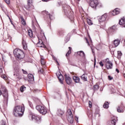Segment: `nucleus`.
<instances>
[{
    "instance_id": "31",
    "label": "nucleus",
    "mask_w": 125,
    "mask_h": 125,
    "mask_svg": "<svg viewBox=\"0 0 125 125\" xmlns=\"http://www.w3.org/2000/svg\"><path fill=\"white\" fill-rule=\"evenodd\" d=\"M3 72V67L2 66L0 65V75L2 74V73Z\"/></svg>"
},
{
    "instance_id": "54",
    "label": "nucleus",
    "mask_w": 125,
    "mask_h": 125,
    "mask_svg": "<svg viewBox=\"0 0 125 125\" xmlns=\"http://www.w3.org/2000/svg\"><path fill=\"white\" fill-rule=\"evenodd\" d=\"M0 95H1V90H0Z\"/></svg>"
},
{
    "instance_id": "48",
    "label": "nucleus",
    "mask_w": 125,
    "mask_h": 125,
    "mask_svg": "<svg viewBox=\"0 0 125 125\" xmlns=\"http://www.w3.org/2000/svg\"><path fill=\"white\" fill-rule=\"evenodd\" d=\"M116 72H117V73H120V71H119V69H116Z\"/></svg>"
},
{
    "instance_id": "60",
    "label": "nucleus",
    "mask_w": 125,
    "mask_h": 125,
    "mask_svg": "<svg viewBox=\"0 0 125 125\" xmlns=\"http://www.w3.org/2000/svg\"><path fill=\"white\" fill-rule=\"evenodd\" d=\"M38 39H39V40H40V38H38Z\"/></svg>"
},
{
    "instance_id": "30",
    "label": "nucleus",
    "mask_w": 125,
    "mask_h": 125,
    "mask_svg": "<svg viewBox=\"0 0 125 125\" xmlns=\"http://www.w3.org/2000/svg\"><path fill=\"white\" fill-rule=\"evenodd\" d=\"M69 50L68 51L67 53L66 54V56H69V55L71 53V49H72V48L70 47H68Z\"/></svg>"
},
{
    "instance_id": "18",
    "label": "nucleus",
    "mask_w": 125,
    "mask_h": 125,
    "mask_svg": "<svg viewBox=\"0 0 125 125\" xmlns=\"http://www.w3.org/2000/svg\"><path fill=\"white\" fill-rule=\"evenodd\" d=\"M3 95L4 97H5V100L7 101V100L8 99H7L8 97V93H7V90H6V89H4V92L3 93Z\"/></svg>"
},
{
    "instance_id": "49",
    "label": "nucleus",
    "mask_w": 125,
    "mask_h": 125,
    "mask_svg": "<svg viewBox=\"0 0 125 125\" xmlns=\"http://www.w3.org/2000/svg\"><path fill=\"white\" fill-rule=\"evenodd\" d=\"M42 0V1H45V2L49 1V0Z\"/></svg>"
},
{
    "instance_id": "59",
    "label": "nucleus",
    "mask_w": 125,
    "mask_h": 125,
    "mask_svg": "<svg viewBox=\"0 0 125 125\" xmlns=\"http://www.w3.org/2000/svg\"><path fill=\"white\" fill-rule=\"evenodd\" d=\"M124 77L125 78V74H124Z\"/></svg>"
},
{
    "instance_id": "8",
    "label": "nucleus",
    "mask_w": 125,
    "mask_h": 125,
    "mask_svg": "<svg viewBox=\"0 0 125 125\" xmlns=\"http://www.w3.org/2000/svg\"><path fill=\"white\" fill-rule=\"evenodd\" d=\"M29 118L31 119L32 121H34V122H38V123H40L42 120V118L36 116V115L33 114H31L29 116Z\"/></svg>"
},
{
    "instance_id": "9",
    "label": "nucleus",
    "mask_w": 125,
    "mask_h": 125,
    "mask_svg": "<svg viewBox=\"0 0 125 125\" xmlns=\"http://www.w3.org/2000/svg\"><path fill=\"white\" fill-rule=\"evenodd\" d=\"M120 13H121V10L119 8H116L109 12L110 15H112V16L118 15V14H120Z\"/></svg>"
},
{
    "instance_id": "35",
    "label": "nucleus",
    "mask_w": 125,
    "mask_h": 125,
    "mask_svg": "<svg viewBox=\"0 0 125 125\" xmlns=\"http://www.w3.org/2000/svg\"><path fill=\"white\" fill-rule=\"evenodd\" d=\"M1 77L2 79H4V80H5V81H6V80H7V78L6 77V76H5L4 75H2L1 76Z\"/></svg>"
},
{
    "instance_id": "14",
    "label": "nucleus",
    "mask_w": 125,
    "mask_h": 125,
    "mask_svg": "<svg viewBox=\"0 0 125 125\" xmlns=\"http://www.w3.org/2000/svg\"><path fill=\"white\" fill-rule=\"evenodd\" d=\"M73 80L76 83H80L81 79L79 78V77L73 76Z\"/></svg>"
},
{
    "instance_id": "47",
    "label": "nucleus",
    "mask_w": 125,
    "mask_h": 125,
    "mask_svg": "<svg viewBox=\"0 0 125 125\" xmlns=\"http://www.w3.org/2000/svg\"><path fill=\"white\" fill-rule=\"evenodd\" d=\"M39 72H40V73H42V72H43V70L42 69H40V70H39Z\"/></svg>"
},
{
    "instance_id": "56",
    "label": "nucleus",
    "mask_w": 125,
    "mask_h": 125,
    "mask_svg": "<svg viewBox=\"0 0 125 125\" xmlns=\"http://www.w3.org/2000/svg\"><path fill=\"white\" fill-rule=\"evenodd\" d=\"M39 47H42V45L39 46Z\"/></svg>"
},
{
    "instance_id": "7",
    "label": "nucleus",
    "mask_w": 125,
    "mask_h": 125,
    "mask_svg": "<svg viewBox=\"0 0 125 125\" xmlns=\"http://www.w3.org/2000/svg\"><path fill=\"white\" fill-rule=\"evenodd\" d=\"M67 120L70 124H73L74 123V119H73V113L71 109H68L67 110Z\"/></svg>"
},
{
    "instance_id": "39",
    "label": "nucleus",
    "mask_w": 125,
    "mask_h": 125,
    "mask_svg": "<svg viewBox=\"0 0 125 125\" xmlns=\"http://www.w3.org/2000/svg\"><path fill=\"white\" fill-rule=\"evenodd\" d=\"M5 2H6V3L7 4H9V3H10V0H5Z\"/></svg>"
},
{
    "instance_id": "50",
    "label": "nucleus",
    "mask_w": 125,
    "mask_h": 125,
    "mask_svg": "<svg viewBox=\"0 0 125 125\" xmlns=\"http://www.w3.org/2000/svg\"><path fill=\"white\" fill-rule=\"evenodd\" d=\"M14 76H16L17 78L18 77V75L17 74H14Z\"/></svg>"
},
{
    "instance_id": "52",
    "label": "nucleus",
    "mask_w": 125,
    "mask_h": 125,
    "mask_svg": "<svg viewBox=\"0 0 125 125\" xmlns=\"http://www.w3.org/2000/svg\"><path fill=\"white\" fill-rule=\"evenodd\" d=\"M97 115L98 116V117H100V114L98 113V114H96V116H97Z\"/></svg>"
},
{
    "instance_id": "20",
    "label": "nucleus",
    "mask_w": 125,
    "mask_h": 125,
    "mask_svg": "<svg viewBox=\"0 0 125 125\" xmlns=\"http://www.w3.org/2000/svg\"><path fill=\"white\" fill-rule=\"evenodd\" d=\"M77 54L78 55H80V56H81L82 57H84L85 56L84 52H83V51L77 52Z\"/></svg>"
},
{
    "instance_id": "3",
    "label": "nucleus",
    "mask_w": 125,
    "mask_h": 125,
    "mask_svg": "<svg viewBox=\"0 0 125 125\" xmlns=\"http://www.w3.org/2000/svg\"><path fill=\"white\" fill-rule=\"evenodd\" d=\"M14 54L17 58L19 59H23V58L24 57V53L20 49H15L14 51Z\"/></svg>"
},
{
    "instance_id": "24",
    "label": "nucleus",
    "mask_w": 125,
    "mask_h": 125,
    "mask_svg": "<svg viewBox=\"0 0 125 125\" xmlns=\"http://www.w3.org/2000/svg\"><path fill=\"white\" fill-rule=\"evenodd\" d=\"M28 36H29L30 38H33V31L32 30H28Z\"/></svg>"
},
{
    "instance_id": "2",
    "label": "nucleus",
    "mask_w": 125,
    "mask_h": 125,
    "mask_svg": "<svg viewBox=\"0 0 125 125\" xmlns=\"http://www.w3.org/2000/svg\"><path fill=\"white\" fill-rule=\"evenodd\" d=\"M25 8L28 11L34 12L35 10V7L33 5V0H27V4L25 6Z\"/></svg>"
},
{
    "instance_id": "17",
    "label": "nucleus",
    "mask_w": 125,
    "mask_h": 125,
    "mask_svg": "<svg viewBox=\"0 0 125 125\" xmlns=\"http://www.w3.org/2000/svg\"><path fill=\"white\" fill-rule=\"evenodd\" d=\"M81 79L83 80V81H84V82L87 81V74H83L81 77Z\"/></svg>"
},
{
    "instance_id": "42",
    "label": "nucleus",
    "mask_w": 125,
    "mask_h": 125,
    "mask_svg": "<svg viewBox=\"0 0 125 125\" xmlns=\"http://www.w3.org/2000/svg\"><path fill=\"white\" fill-rule=\"evenodd\" d=\"M75 120L76 121V122H77V123H79V117H75Z\"/></svg>"
},
{
    "instance_id": "57",
    "label": "nucleus",
    "mask_w": 125,
    "mask_h": 125,
    "mask_svg": "<svg viewBox=\"0 0 125 125\" xmlns=\"http://www.w3.org/2000/svg\"><path fill=\"white\" fill-rule=\"evenodd\" d=\"M5 104L6 105H6H7V103H6V104Z\"/></svg>"
},
{
    "instance_id": "26",
    "label": "nucleus",
    "mask_w": 125,
    "mask_h": 125,
    "mask_svg": "<svg viewBox=\"0 0 125 125\" xmlns=\"http://www.w3.org/2000/svg\"><path fill=\"white\" fill-rule=\"evenodd\" d=\"M110 30H112L113 31H116V30L118 29V28L117 27V25H113L112 26L110 27Z\"/></svg>"
},
{
    "instance_id": "53",
    "label": "nucleus",
    "mask_w": 125,
    "mask_h": 125,
    "mask_svg": "<svg viewBox=\"0 0 125 125\" xmlns=\"http://www.w3.org/2000/svg\"><path fill=\"white\" fill-rule=\"evenodd\" d=\"M40 42H41V41H39V42L37 43L38 45H39V44H40Z\"/></svg>"
},
{
    "instance_id": "40",
    "label": "nucleus",
    "mask_w": 125,
    "mask_h": 125,
    "mask_svg": "<svg viewBox=\"0 0 125 125\" xmlns=\"http://www.w3.org/2000/svg\"><path fill=\"white\" fill-rule=\"evenodd\" d=\"M108 80H109V81H112V80H113V77H111V76H108Z\"/></svg>"
},
{
    "instance_id": "51",
    "label": "nucleus",
    "mask_w": 125,
    "mask_h": 125,
    "mask_svg": "<svg viewBox=\"0 0 125 125\" xmlns=\"http://www.w3.org/2000/svg\"><path fill=\"white\" fill-rule=\"evenodd\" d=\"M53 58H54V60H55L56 61H57L56 60V58H55V57H53Z\"/></svg>"
},
{
    "instance_id": "21",
    "label": "nucleus",
    "mask_w": 125,
    "mask_h": 125,
    "mask_svg": "<svg viewBox=\"0 0 125 125\" xmlns=\"http://www.w3.org/2000/svg\"><path fill=\"white\" fill-rule=\"evenodd\" d=\"M22 46L24 50H27V43H26V42L25 41H22Z\"/></svg>"
},
{
    "instance_id": "16",
    "label": "nucleus",
    "mask_w": 125,
    "mask_h": 125,
    "mask_svg": "<svg viewBox=\"0 0 125 125\" xmlns=\"http://www.w3.org/2000/svg\"><path fill=\"white\" fill-rule=\"evenodd\" d=\"M120 25H123V27H125V17H124L123 19H122L119 22Z\"/></svg>"
},
{
    "instance_id": "45",
    "label": "nucleus",
    "mask_w": 125,
    "mask_h": 125,
    "mask_svg": "<svg viewBox=\"0 0 125 125\" xmlns=\"http://www.w3.org/2000/svg\"><path fill=\"white\" fill-rule=\"evenodd\" d=\"M94 66H95L96 64V58L95 57L94 58Z\"/></svg>"
},
{
    "instance_id": "58",
    "label": "nucleus",
    "mask_w": 125,
    "mask_h": 125,
    "mask_svg": "<svg viewBox=\"0 0 125 125\" xmlns=\"http://www.w3.org/2000/svg\"><path fill=\"white\" fill-rule=\"evenodd\" d=\"M56 62H57L58 63V64H59V63H58V62H57V61H56Z\"/></svg>"
},
{
    "instance_id": "44",
    "label": "nucleus",
    "mask_w": 125,
    "mask_h": 125,
    "mask_svg": "<svg viewBox=\"0 0 125 125\" xmlns=\"http://www.w3.org/2000/svg\"><path fill=\"white\" fill-rule=\"evenodd\" d=\"M1 125H7L6 123L4 121H2Z\"/></svg>"
},
{
    "instance_id": "34",
    "label": "nucleus",
    "mask_w": 125,
    "mask_h": 125,
    "mask_svg": "<svg viewBox=\"0 0 125 125\" xmlns=\"http://www.w3.org/2000/svg\"><path fill=\"white\" fill-rule=\"evenodd\" d=\"M41 63L42 65H44L45 64V62H44V61H43V59L42 58H41Z\"/></svg>"
},
{
    "instance_id": "13",
    "label": "nucleus",
    "mask_w": 125,
    "mask_h": 125,
    "mask_svg": "<svg viewBox=\"0 0 125 125\" xmlns=\"http://www.w3.org/2000/svg\"><path fill=\"white\" fill-rule=\"evenodd\" d=\"M28 82H34V75L32 74H29L28 75Z\"/></svg>"
},
{
    "instance_id": "6",
    "label": "nucleus",
    "mask_w": 125,
    "mask_h": 125,
    "mask_svg": "<svg viewBox=\"0 0 125 125\" xmlns=\"http://www.w3.org/2000/svg\"><path fill=\"white\" fill-rule=\"evenodd\" d=\"M105 68L107 70H110L113 69V62L109 60V59H106L104 61Z\"/></svg>"
},
{
    "instance_id": "33",
    "label": "nucleus",
    "mask_w": 125,
    "mask_h": 125,
    "mask_svg": "<svg viewBox=\"0 0 125 125\" xmlns=\"http://www.w3.org/2000/svg\"><path fill=\"white\" fill-rule=\"evenodd\" d=\"M25 89H26V88L25 86H21L20 89L21 92H23L24 90H25Z\"/></svg>"
},
{
    "instance_id": "43",
    "label": "nucleus",
    "mask_w": 125,
    "mask_h": 125,
    "mask_svg": "<svg viewBox=\"0 0 125 125\" xmlns=\"http://www.w3.org/2000/svg\"><path fill=\"white\" fill-rule=\"evenodd\" d=\"M86 40V42L87 43L88 45H89V42H88V40H87V39H85Z\"/></svg>"
},
{
    "instance_id": "46",
    "label": "nucleus",
    "mask_w": 125,
    "mask_h": 125,
    "mask_svg": "<svg viewBox=\"0 0 125 125\" xmlns=\"http://www.w3.org/2000/svg\"><path fill=\"white\" fill-rule=\"evenodd\" d=\"M22 71H23V74H27V71H24V70L22 69Z\"/></svg>"
},
{
    "instance_id": "55",
    "label": "nucleus",
    "mask_w": 125,
    "mask_h": 125,
    "mask_svg": "<svg viewBox=\"0 0 125 125\" xmlns=\"http://www.w3.org/2000/svg\"><path fill=\"white\" fill-rule=\"evenodd\" d=\"M92 51L93 53H94V51H93V49H92Z\"/></svg>"
},
{
    "instance_id": "11",
    "label": "nucleus",
    "mask_w": 125,
    "mask_h": 125,
    "mask_svg": "<svg viewBox=\"0 0 125 125\" xmlns=\"http://www.w3.org/2000/svg\"><path fill=\"white\" fill-rule=\"evenodd\" d=\"M57 76L59 79L60 83L63 84V81H64V77H63V75H62L60 72H58L57 73Z\"/></svg>"
},
{
    "instance_id": "41",
    "label": "nucleus",
    "mask_w": 125,
    "mask_h": 125,
    "mask_svg": "<svg viewBox=\"0 0 125 125\" xmlns=\"http://www.w3.org/2000/svg\"><path fill=\"white\" fill-rule=\"evenodd\" d=\"M100 66H101L102 67H103V66H104V64H103V62H100Z\"/></svg>"
},
{
    "instance_id": "10",
    "label": "nucleus",
    "mask_w": 125,
    "mask_h": 125,
    "mask_svg": "<svg viewBox=\"0 0 125 125\" xmlns=\"http://www.w3.org/2000/svg\"><path fill=\"white\" fill-rule=\"evenodd\" d=\"M64 77L67 84H68L69 85L72 84V83H73L72 79L70 78L69 76L67 75V74L64 75Z\"/></svg>"
},
{
    "instance_id": "27",
    "label": "nucleus",
    "mask_w": 125,
    "mask_h": 125,
    "mask_svg": "<svg viewBox=\"0 0 125 125\" xmlns=\"http://www.w3.org/2000/svg\"><path fill=\"white\" fill-rule=\"evenodd\" d=\"M58 114L59 116H62V115L64 114V112H63V111L61 110V109H59L58 110Z\"/></svg>"
},
{
    "instance_id": "4",
    "label": "nucleus",
    "mask_w": 125,
    "mask_h": 125,
    "mask_svg": "<svg viewBox=\"0 0 125 125\" xmlns=\"http://www.w3.org/2000/svg\"><path fill=\"white\" fill-rule=\"evenodd\" d=\"M36 110L42 114V115H45L46 113H47V111L46 110V107L42 105H37L36 107Z\"/></svg>"
},
{
    "instance_id": "29",
    "label": "nucleus",
    "mask_w": 125,
    "mask_h": 125,
    "mask_svg": "<svg viewBox=\"0 0 125 125\" xmlns=\"http://www.w3.org/2000/svg\"><path fill=\"white\" fill-rule=\"evenodd\" d=\"M21 23L23 26H25L26 25V21H25V20H24V18L23 17L21 18Z\"/></svg>"
},
{
    "instance_id": "61",
    "label": "nucleus",
    "mask_w": 125,
    "mask_h": 125,
    "mask_svg": "<svg viewBox=\"0 0 125 125\" xmlns=\"http://www.w3.org/2000/svg\"><path fill=\"white\" fill-rule=\"evenodd\" d=\"M91 49H92V47H91Z\"/></svg>"
},
{
    "instance_id": "38",
    "label": "nucleus",
    "mask_w": 125,
    "mask_h": 125,
    "mask_svg": "<svg viewBox=\"0 0 125 125\" xmlns=\"http://www.w3.org/2000/svg\"><path fill=\"white\" fill-rule=\"evenodd\" d=\"M89 107L90 108H91L92 107V103H91V102L90 101H89Z\"/></svg>"
},
{
    "instance_id": "37",
    "label": "nucleus",
    "mask_w": 125,
    "mask_h": 125,
    "mask_svg": "<svg viewBox=\"0 0 125 125\" xmlns=\"http://www.w3.org/2000/svg\"><path fill=\"white\" fill-rule=\"evenodd\" d=\"M94 89H95L96 90L98 89V88H99V86H98V85H95L94 86Z\"/></svg>"
},
{
    "instance_id": "32",
    "label": "nucleus",
    "mask_w": 125,
    "mask_h": 125,
    "mask_svg": "<svg viewBox=\"0 0 125 125\" xmlns=\"http://www.w3.org/2000/svg\"><path fill=\"white\" fill-rule=\"evenodd\" d=\"M87 22L88 24V25H93L92 21L90 19H87Z\"/></svg>"
},
{
    "instance_id": "23",
    "label": "nucleus",
    "mask_w": 125,
    "mask_h": 125,
    "mask_svg": "<svg viewBox=\"0 0 125 125\" xmlns=\"http://www.w3.org/2000/svg\"><path fill=\"white\" fill-rule=\"evenodd\" d=\"M104 108L105 109H108L109 108V103L106 102L104 104Z\"/></svg>"
},
{
    "instance_id": "5",
    "label": "nucleus",
    "mask_w": 125,
    "mask_h": 125,
    "mask_svg": "<svg viewBox=\"0 0 125 125\" xmlns=\"http://www.w3.org/2000/svg\"><path fill=\"white\" fill-rule=\"evenodd\" d=\"M90 5L92 8H96V7H97V5H99L100 7H102V6H103L102 4L98 2V0H91Z\"/></svg>"
},
{
    "instance_id": "22",
    "label": "nucleus",
    "mask_w": 125,
    "mask_h": 125,
    "mask_svg": "<svg viewBox=\"0 0 125 125\" xmlns=\"http://www.w3.org/2000/svg\"><path fill=\"white\" fill-rule=\"evenodd\" d=\"M41 36L40 37V40L41 41H43V40H44L45 39V36H44V33L43 32H41Z\"/></svg>"
},
{
    "instance_id": "25",
    "label": "nucleus",
    "mask_w": 125,
    "mask_h": 125,
    "mask_svg": "<svg viewBox=\"0 0 125 125\" xmlns=\"http://www.w3.org/2000/svg\"><path fill=\"white\" fill-rule=\"evenodd\" d=\"M122 55H123L122 52L121 51H118L117 52V57L118 59H121V56H122Z\"/></svg>"
},
{
    "instance_id": "28",
    "label": "nucleus",
    "mask_w": 125,
    "mask_h": 125,
    "mask_svg": "<svg viewBox=\"0 0 125 125\" xmlns=\"http://www.w3.org/2000/svg\"><path fill=\"white\" fill-rule=\"evenodd\" d=\"M116 122H117V120L116 119H113L111 121V122L110 125H116Z\"/></svg>"
},
{
    "instance_id": "19",
    "label": "nucleus",
    "mask_w": 125,
    "mask_h": 125,
    "mask_svg": "<svg viewBox=\"0 0 125 125\" xmlns=\"http://www.w3.org/2000/svg\"><path fill=\"white\" fill-rule=\"evenodd\" d=\"M120 42H121L120 40L116 39L114 41L113 44L115 45V47H117V46L120 44Z\"/></svg>"
},
{
    "instance_id": "1",
    "label": "nucleus",
    "mask_w": 125,
    "mask_h": 125,
    "mask_svg": "<svg viewBox=\"0 0 125 125\" xmlns=\"http://www.w3.org/2000/svg\"><path fill=\"white\" fill-rule=\"evenodd\" d=\"M24 111H25L24 105L17 106L14 109V115L16 117H22L24 114Z\"/></svg>"
},
{
    "instance_id": "15",
    "label": "nucleus",
    "mask_w": 125,
    "mask_h": 125,
    "mask_svg": "<svg viewBox=\"0 0 125 125\" xmlns=\"http://www.w3.org/2000/svg\"><path fill=\"white\" fill-rule=\"evenodd\" d=\"M106 18H107V15L104 14L103 16H102L99 21L100 22H104V21H105Z\"/></svg>"
},
{
    "instance_id": "12",
    "label": "nucleus",
    "mask_w": 125,
    "mask_h": 125,
    "mask_svg": "<svg viewBox=\"0 0 125 125\" xmlns=\"http://www.w3.org/2000/svg\"><path fill=\"white\" fill-rule=\"evenodd\" d=\"M117 112L118 113H124L125 112V108L122 105H119L117 108Z\"/></svg>"
},
{
    "instance_id": "36",
    "label": "nucleus",
    "mask_w": 125,
    "mask_h": 125,
    "mask_svg": "<svg viewBox=\"0 0 125 125\" xmlns=\"http://www.w3.org/2000/svg\"><path fill=\"white\" fill-rule=\"evenodd\" d=\"M43 14H46L47 15H49V18H50V15L48 13V12L44 11H43Z\"/></svg>"
}]
</instances>
